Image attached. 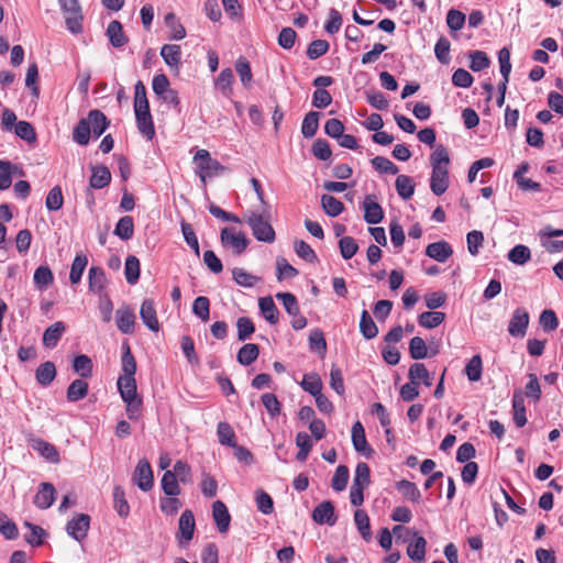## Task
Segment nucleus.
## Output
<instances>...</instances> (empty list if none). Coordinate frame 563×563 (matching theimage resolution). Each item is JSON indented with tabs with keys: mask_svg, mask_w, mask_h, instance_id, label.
Instances as JSON below:
<instances>
[{
	"mask_svg": "<svg viewBox=\"0 0 563 563\" xmlns=\"http://www.w3.org/2000/svg\"><path fill=\"white\" fill-rule=\"evenodd\" d=\"M122 374L118 378V389L123 401L140 399L134 375L136 373V361L131 352L129 343L122 344L121 357Z\"/></svg>",
	"mask_w": 563,
	"mask_h": 563,
	"instance_id": "nucleus-1",
	"label": "nucleus"
},
{
	"mask_svg": "<svg viewBox=\"0 0 563 563\" xmlns=\"http://www.w3.org/2000/svg\"><path fill=\"white\" fill-rule=\"evenodd\" d=\"M245 222L250 225L256 240L266 243L275 241V231L269 223V216L263 209L261 213L249 211L245 216Z\"/></svg>",
	"mask_w": 563,
	"mask_h": 563,
	"instance_id": "nucleus-2",
	"label": "nucleus"
},
{
	"mask_svg": "<svg viewBox=\"0 0 563 563\" xmlns=\"http://www.w3.org/2000/svg\"><path fill=\"white\" fill-rule=\"evenodd\" d=\"M65 18L66 29L73 34H80L84 30V14L78 0H57Z\"/></svg>",
	"mask_w": 563,
	"mask_h": 563,
	"instance_id": "nucleus-3",
	"label": "nucleus"
},
{
	"mask_svg": "<svg viewBox=\"0 0 563 563\" xmlns=\"http://www.w3.org/2000/svg\"><path fill=\"white\" fill-rule=\"evenodd\" d=\"M194 162L197 164L202 184H206L207 177L224 170V167L217 159L212 158L207 150H198L194 156Z\"/></svg>",
	"mask_w": 563,
	"mask_h": 563,
	"instance_id": "nucleus-4",
	"label": "nucleus"
},
{
	"mask_svg": "<svg viewBox=\"0 0 563 563\" xmlns=\"http://www.w3.org/2000/svg\"><path fill=\"white\" fill-rule=\"evenodd\" d=\"M220 238L223 246L231 247L238 255L242 254L249 245V240L245 234L243 232H236L232 228H223Z\"/></svg>",
	"mask_w": 563,
	"mask_h": 563,
	"instance_id": "nucleus-5",
	"label": "nucleus"
},
{
	"mask_svg": "<svg viewBox=\"0 0 563 563\" xmlns=\"http://www.w3.org/2000/svg\"><path fill=\"white\" fill-rule=\"evenodd\" d=\"M134 112L137 123V129L147 140H152L155 135L153 119L150 112V104L144 103L134 106Z\"/></svg>",
	"mask_w": 563,
	"mask_h": 563,
	"instance_id": "nucleus-6",
	"label": "nucleus"
},
{
	"mask_svg": "<svg viewBox=\"0 0 563 563\" xmlns=\"http://www.w3.org/2000/svg\"><path fill=\"white\" fill-rule=\"evenodd\" d=\"M530 317L526 309L517 308L509 321L508 332L510 335L516 338H523L526 335Z\"/></svg>",
	"mask_w": 563,
	"mask_h": 563,
	"instance_id": "nucleus-7",
	"label": "nucleus"
},
{
	"mask_svg": "<svg viewBox=\"0 0 563 563\" xmlns=\"http://www.w3.org/2000/svg\"><path fill=\"white\" fill-rule=\"evenodd\" d=\"M195 516L191 510H185L178 521V533L177 539L180 545L188 543L195 531Z\"/></svg>",
	"mask_w": 563,
	"mask_h": 563,
	"instance_id": "nucleus-8",
	"label": "nucleus"
},
{
	"mask_svg": "<svg viewBox=\"0 0 563 563\" xmlns=\"http://www.w3.org/2000/svg\"><path fill=\"white\" fill-rule=\"evenodd\" d=\"M90 526V517L86 514H79L68 521L66 530L67 533L77 541L86 538Z\"/></svg>",
	"mask_w": 563,
	"mask_h": 563,
	"instance_id": "nucleus-9",
	"label": "nucleus"
},
{
	"mask_svg": "<svg viewBox=\"0 0 563 563\" xmlns=\"http://www.w3.org/2000/svg\"><path fill=\"white\" fill-rule=\"evenodd\" d=\"M133 477L139 488L143 492H148L153 487V472L146 460L139 461Z\"/></svg>",
	"mask_w": 563,
	"mask_h": 563,
	"instance_id": "nucleus-10",
	"label": "nucleus"
},
{
	"mask_svg": "<svg viewBox=\"0 0 563 563\" xmlns=\"http://www.w3.org/2000/svg\"><path fill=\"white\" fill-rule=\"evenodd\" d=\"M448 167H432L430 188L435 196L443 195L449 188Z\"/></svg>",
	"mask_w": 563,
	"mask_h": 563,
	"instance_id": "nucleus-11",
	"label": "nucleus"
},
{
	"mask_svg": "<svg viewBox=\"0 0 563 563\" xmlns=\"http://www.w3.org/2000/svg\"><path fill=\"white\" fill-rule=\"evenodd\" d=\"M312 519L319 525L333 526L336 521L333 504L329 500L319 504L312 512Z\"/></svg>",
	"mask_w": 563,
	"mask_h": 563,
	"instance_id": "nucleus-12",
	"label": "nucleus"
},
{
	"mask_svg": "<svg viewBox=\"0 0 563 563\" xmlns=\"http://www.w3.org/2000/svg\"><path fill=\"white\" fill-rule=\"evenodd\" d=\"M212 517L220 533H225L229 530L231 516L225 504L217 500L212 505Z\"/></svg>",
	"mask_w": 563,
	"mask_h": 563,
	"instance_id": "nucleus-13",
	"label": "nucleus"
},
{
	"mask_svg": "<svg viewBox=\"0 0 563 563\" xmlns=\"http://www.w3.org/2000/svg\"><path fill=\"white\" fill-rule=\"evenodd\" d=\"M364 220L369 224H377L384 218L383 208L375 201L374 196H366L363 202Z\"/></svg>",
	"mask_w": 563,
	"mask_h": 563,
	"instance_id": "nucleus-14",
	"label": "nucleus"
},
{
	"mask_svg": "<svg viewBox=\"0 0 563 563\" xmlns=\"http://www.w3.org/2000/svg\"><path fill=\"white\" fill-rule=\"evenodd\" d=\"M352 443L356 452L362 453L366 457L372 455L373 450L367 444L365 431L360 421H356L352 427Z\"/></svg>",
	"mask_w": 563,
	"mask_h": 563,
	"instance_id": "nucleus-15",
	"label": "nucleus"
},
{
	"mask_svg": "<svg viewBox=\"0 0 563 563\" xmlns=\"http://www.w3.org/2000/svg\"><path fill=\"white\" fill-rule=\"evenodd\" d=\"M140 316L143 323L154 332L159 330V322L156 316V309L152 299H145L141 305Z\"/></svg>",
	"mask_w": 563,
	"mask_h": 563,
	"instance_id": "nucleus-16",
	"label": "nucleus"
},
{
	"mask_svg": "<svg viewBox=\"0 0 563 563\" xmlns=\"http://www.w3.org/2000/svg\"><path fill=\"white\" fill-rule=\"evenodd\" d=\"M452 254L453 250L445 241L430 243L426 247V255L440 263H444Z\"/></svg>",
	"mask_w": 563,
	"mask_h": 563,
	"instance_id": "nucleus-17",
	"label": "nucleus"
},
{
	"mask_svg": "<svg viewBox=\"0 0 563 563\" xmlns=\"http://www.w3.org/2000/svg\"><path fill=\"white\" fill-rule=\"evenodd\" d=\"M117 327L124 334H131L134 331L135 314L129 307L119 308L115 312Z\"/></svg>",
	"mask_w": 563,
	"mask_h": 563,
	"instance_id": "nucleus-18",
	"label": "nucleus"
},
{
	"mask_svg": "<svg viewBox=\"0 0 563 563\" xmlns=\"http://www.w3.org/2000/svg\"><path fill=\"white\" fill-rule=\"evenodd\" d=\"M409 380H412L413 384H423L427 387H430L433 383V377L430 372L427 369L426 365L422 363H413L408 372Z\"/></svg>",
	"mask_w": 563,
	"mask_h": 563,
	"instance_id": "nucleus-19",
	"label": "nucleus"
},
{
	"mask_svg": "<svg viewBox=\"0 0 563 563\" xmlns=\"http://www.w3.org/2000/svg\"><path fill=\"white\" fill-rule=\"evenodd\" d=\"M106 34L110 44L115 48L122 47L129 42V38L124 34L123 26L120 21H111L107 27Z\"/></svg>",
	"mask_w": 563,
	"mask_h": 563,
	"instance_id": "nucleus-20",
	"label": "nucleus"
},
{
	"mask_svg": "<svg viewBox=\"0 0 563 563\" xmlns=\"http://www.w3.org/2000/svg\"><path fill=\"white\" fill-rule=\"evenodd\" d=\"M86 120L89 121L90 132L99 137L108 129L110 122L100 110H91Z\"/></svg>",
	"mask_w": 563,
	"mask_h": 563,
	"instance_id": "nucleus-21",
	"label": "nucleus"
},
{
	"mask_svg": "<svg viewBox=\"0 0 563 563\" xmlns=\"http://www.w3.org/2000/svg\"><path fill=\"white\" fill-rule=\"evenodd\" d=\"M55 488L49 483H42L34 497V505L41 509H46L55 501Z\"/></svg>",
	"mask_w": 563,
	"mask_h": 563,
	"instance_id": "nucleus-22",
	"label": "nucleus"
},
{
	"mask_svg": "<svg viewBox=\"0 0 563 563\" xmlns=\"http://www.w3.org/2000/svg\"><path fill=\"white\" fill-rule=\"evenodd\" d=\"M15 170H19V176H24L20 166L8 161H0V190H5L11 186Z\"/></svg>",
	"mask_w": 563,
	"mask_h": 563,
	"instance_id": "nucleus-23",
	"label": "nucleus"
},
{
	"mask_svg": "<svg viewBox=\"0 0 563 563\" xmlns=\"http://www.w3.org/2000/svg\"><path fill=\"white\" fill-rule=\"evenodd\" d=\"M92 175L89 180V185L93 189H102L107 187L111 181V173L104 165L91 166Z\"/></svg>",
	"mask_w": 563,
	"mask_h": 563,
	"instance_id": "nucleus-24",
	"label": "nucleus"
},
{
	"mask_svg": "<svg viewBox=\"0 0 563 563\" xmlns=\"http://www.w3.org/2000/svg\"><path fill=\"white\" fill-rule=\"evenodd\" d=\"M66 327L62 321H56L52 325H49L43 333V344L44 346L52 349L55 347L60 340L63 333L65 332Z\"/></svg>",
	"mask_w": 563,
	"mask_h": 563,
	"instance_id": "nucleus-25",
	"label": "nucleus"
},
{
	"mask_svg": "<svg viewBox=\"0 0 563 563\" xmlns=\"http://www.w3.org/2000/svg\"><path fill=\"white\" fill-rule=\"evenodd\" d=\"M161 56L170 68L178 69L181 58L180 46L175 44H165L161 48Z\"/></svg>",
	"mask_w": 563,
	"mask_h": 563,
	"instance_id": "nucleus-26",
	"label": "nucleus"
},
{
	"mask_svg": "<svg viewBox=\"0 0 563 563\" xmlns=\"http://www.w3.org/2000/svg\"><path fill=\"white\" fill-rule=\"evenodd\" d=\"M56 377L55 364L51 361L42 363L35 371L36 382L42 386H48Z\"/></svg>",
	"mask_w": 563,
	"mask_h": 563,
	"instance_id": "nucleus-27",
	"label": "nucleus"
},
{
	"mask_svg": "<svg viewBox=\"0 0 563 563\" xmlns=\"http://www.w3.org/2000/svg\"><path fill=\"white\" fill-rule=\"evenodd\" d=\"M89 290L99 294L101 292L107 283L104 271L101 267L92 266L88 274Z\"/></svg>",
	"mask_w": 563,
	"mask_h": 563,
	"instance_id": "nucleus-28",
	"label": "nucleus"
},
{
	"mask_svg": "<svg viewBox=\"0 0 563 563\" xmlns=\"http://www.w3.org/2000/svg\"><path fill=\"white\" fill-rule=\"evenodd\" d=\"M88 383L84 379H75L70 383V385L67 388V400L70 402L78 401L80 399H84L88 395Z\"/></svg>",
	"mask_w": 563,
	"mask_h": 563,
	"instance_id": "nucleus-29",
	"label": "nucleus"
},
{
	"mask_svg": "<svg viewBox=\"0 0 563 563\" xmlns=\"http://www.w3.org/2000/svg\"><path fill=\"white\" fill-rule=\"evenodd\" d=\"M416 539L407 548V555L416 562H423L426 558L427 541L423 537L413 533Z\"/></svg>",
	"mask_w": 563,
	"mask_h": 563,
	"instance_id": "nucleus-30",
	"label": "nucleus"
},
{
	"mask_svg": "<svg viewBox=\"0 0 563 563\" xmlns=\"http://www.w3.org/2000/svg\"><path fill=\"white\" fill-rule=\"evenodd\" d=\"M258 307L263 317L271 323L278 322V310L272 297H263L258 299Z\"/></svg>",
	"mask_w": 563,
	"mask_h": 563,
	"instance_id": "nucleus-31",
	"label": "nucleus"
},
{
	"mask_svg": "<svg viewBox=\"0 0 563 563\" xmlns=\"http://www.w3.org/2000/svg\"><path fill=\"white\" fill-rule=\"evenodd\" d=\"M113 508L121 518H126L130 514V506L125 498V492L121 486L113 488Z\"/></svg>",
	"mask_w": 563,
	"mask_h": 563,
	"instance_id": "nucleus-32",
	"label": "nucleus"
},
{
	"mask_svg": "<svg viewBox=\"0 0 563 563\" xmlns=\"http://www.w3.org/2000/svg\"><path fill=\"white\" fill-rule=\"evenodd\" d=\"M260 355V349L257 344L246 343L238 352L236 358L241 365H251Z\"/></svg>",
	"mask_w": 563,
	"mask_h": 563,
	"instance_id": "nucleus-33",
	"label": "nucleus"
},
{
	"mask_svg": "<svg viewBox=\"0 0 563 563\" xmlns=\"http://www.w3.org/2000/svg\"><path fill=\"white\" fill-rule=\"evenodd\" d=\"M445 320V313L441 311H427L418 317V322L426 329H434Z\"/></svg>",
	"mask_w": 563,
	"mask_h": 563,
	"instance_id": "nucleus-34",
	"label": "nucleus"
},
{
	"mask_svg": "<svg viewBox=\"0 0 563 563\" xmlns=\"http://www.w3.org/2000/svg\"><path fill=\"white\" fill-rule=\"evenodd\" d=\"M164 22L170 32V40L179 41L186 36V30L184 25L176 19L173 12L165 15Z\"/></svg>",
	"mask_w": 563,
	"mask_h": 563,
	"instance_id": "nucleus-35",
	"label": "nucleus"
},
{
	"mask_svg": "<svg viewBox=\"0 0 563 563\" xmlns=\"http://www.w3.org/2000/svg\"><path fill=\"white\" fill-rule=\"evenodd\" d=\"M74 371L82 378L92 376V361L89 356L81 354L77 355L73 361Z\"/></svg>",
	"mask_w": 563,
	"mask_h": 563,
	"instance_id": "nucleus-36",
	"label": "nucleus"
},
{
	"mask_svg": "<svg viewBox=\"0 0 563 563\" xmlns=\"http://www.w3.org/2000/svg\"><path fill=\"white\" fill-rule=\"evenodd\" d=\"M360 331L366 340L374 339L378 334V328L367 310H363L361 313Z\"/></svg>",
	"mask_w": 563,
	"mask_h": 563,
	"instance_id": "nucleus-37",
	"label": "nucleus"
},
{
	"mask_svg": "<svg viewBox=\"0 0 563 563\" xmlns=\"http://www.w3.org/2000/svg\"><path fill=\"white\" fill-rule=\"evenodd\" d=\"M354 522L357 527L358 532L365 541H369L372 538L369 518L365 510L357 509L354 512Z\"/></svg>",
	"mask_w": 563,
	"mask_h": 563,
	"instance_id": "nucleus-38",
	"label": "nucleus"
},
{
	"mask_svg": "<svg viewBox=\"0 0 563 563\" xmlns=\"http://www.w3.org/2000/svg\"><path fill=\"white\" fill-rule=\"evenodd\" d=\"M319 112L310 111L303 118L301 133L305 137L310 139L316 135L319 128Z\"/></svg>",
	"mask_w": 563,
	"mask_h": 563,
	"instance_id": "nucleus-39",
	"label": "nucleus"
},
{
	"mask_svg": "<svg viewBox=\"0 0 563 563\" xmlns=\"http://www.w3.org/2000/svg\"><path fill=\"white\" fill-rule=\"evenodd\" d=\"M88 264V258L85 254H77L73 261L69 274V280L73 285L80 282L82 273Z\"/></svg>",
	"mask_w": 563,
	"mask_h": 563,
	"instance_id": "nucleus-40",
	"label": "nucleus"
},
{
	"mask_svg": "<svg viewBox=\"0 0 563 563\" xmlns=\"http://www.w3.org/2000/svg\"><path fill=\"white\" fill-rule=\"evenodd\" d=\"M113 233L124 241L130 240L134 233L133 219L130 216L120 218Z\"/></svg>",
	"mask_w": 563,
	"mask_h": 563,
	"instance_id": "nucleus-41",
	"label": "nucleus"
},
{
	"mask_svg": "<svg viewBox=\"0 0 563 563\" xmlns=\"http://www.w3.org/2000/svg\"><path fill=\"white\" fill-rule=\"evenodd\" d=\"M321 206L329 217H338L344 209V205L331 195H323L321 197Z\"/></svg>",
	"mask_w": 563,
	"mask_h": 563,
	"instance_id": "nucleus-42",
	"label": "nucleus"
},
{
	"mask_svg": "<svg viewBox=\"0 0 563 563\" xmlns=\"http://www.w3.org/2000/svg\"><path fill=\"white\" fill-rule=\"evenodd\" d=\"M33 448L47 461L52 463L59 462V454L53 444L40 439L34 441Z\"/></svg>",
	"mask_w": 563,
	"mask_h": 563,
	"instance_id": "nucleus-43",
	"label": "nucleus"
},
{
	"mask_svg": "<svg viewBox=\"0 0 563 563\" xmlns=\"http://www.w3.org/2000/svg\"><path fill=\"white\" fill-rule=\"evenodd\" d=\"M508 260L516 265H525L531 258L530 249L526 245L518 244L508 253Z\"/></svg>",
	"mask_w": 563,
	"mask_h": 563,
	"instance_id": "nucleus-44",
	"label": "nucleus"
},
{
	"mask_svg": "<svg viewBox=\"0 0 563 563\" xmlns=\"http://www.w3.org/2000/svg\"><path fill=\"white\" fill-rule=\"evenodd\" d=\"M89 121L86 118L81 119L73 131V140L79 145H87L90 140Z\"/></svg>",
	"mask_w": 563,
	"mask_h": 563,
	"instance_id": "nucleus-45",
	"label": "nucleus"
},
{
	"mask_svg": "<svg viewBox=\"0 0 563 563\" xmlns=\"http://www.w3.org/2000/svg\"><path fill=\"white\" fill-rule=\"evenodd\" d=\"M217 434L222 445L235 448V433L228 422H219L217 426Z\"/></svg>",
	"mask_w": 563,
	"mask_h": 563,
	"instance_id": "nucleus-46",
	"label": "nucleus"
},
{
	"mask_svg": "<svg viewBox=\"0 0 563 563\" xmlns=\"http://www.w3.org/2000/svg\"><path fill=\"white\" fill-rule=\"evenodd\" d=\"M124 273L126 282L130 285L137 283L140 278V261L136 256L130 255L126 257Z\"/></svg>",
	"mask_w": 563,
	"mask_h": 563,
	"instance_id": "nucleus-47",
	"label": "nucleus"
},
{
	"mask_svg": "<svg viewBox=\"0 0 563 563\" xmlns=\"http://www.w3.org/2000/svg\"><path fill=\"white\" fill-rule=\"evenodd\" d=\"M161 484L162 489L167 496H178L180 494V487L174 472L166 471L162 477Z\"/></svg>",
	"mask_w": 563,
	"mask_h": 563,
	"instance_id": "nucleus-48",
	"label": "nucleus"
},
{
	"mask_svg": "<svg viewBox=\"0 0 563 563\" xmlns=\"http://www.w3.org/2000/svg\"><path fill=\"white\" fill-rule=\"evenodd\" d=\"M395 185H396L397 194L402 199L407 200V199L411 198V196L415 192L413 180L407 175H399L396 179Z\"/></svg>",
	"mask_w": 563,
	"mask_h": 563,
	"instance_id": "nucleus-49",
	"label": "nucleus"
},
{
	"mask_svg": "<svg viewBox=\"0 0 563 563\" xmlns=\"http://www.w3.org/2000/svg\"><path fill=\"white\" fill-rule=\"evenodd\" d=\"M371 484V471L369 466L365 462H360L355 468V475L353 478V486L366 488Z\"/></svg>",
	"mask_w": 563,
	"mask_h": 563,
	"instance_id": "nucleus-50",
	"label": "nucleus"
},
{
	"mask_svg": "<svg viewBox=\"0 0 563 563\" xmlns=\"http://www.w3.org/2000/svg\"><path fill=\"white\" fill-rule=\"evenodd\" d=\"M396 487L408 500L413 503L420 500L421 494L415 483L402 479L396 484Z\"/></svg>",
	"mask_w": 563,
	"mask_h": 563,
	"instance_id": "nucleus-51",
	"label": "nucleus"
},
{
	"mask_svg": "<svg viewBox=\"0 0 563 563\" xmlns=\"http://www.w3.org/2000/svg\"><path fill=\"white\" fill-rule=\"evenodd\" d=\"M235 70L240 77L242 85L245 88H249L251 86L253 75H252L250 63L246 60V58L239 57L236 59Z\"/></svg>",
	"mask_w": 563,
	"mask_h": 563,
	"instance_id": "nucleus-52",
	"label": "nucleus"
},
{
	"mask_svg": "<svg viewBox=\"0 0 563 563\" xmlns=\"http://www.w3.org/2000/svg\"><path fill=\"white\" fill-rule=\"evenodd\" d=\"M33 280L37 288L45 289L53 283L54 276L48 266H40L34 272Z\"/></svg>",
	"mask_w": 563,
	"mask_h": 563,
	"instance_id": "nucleus-53",
	"label": "nucleus"
},
{
	"mask_svg": "<svg viewBox=\"0 0 563 563\" xmlns=\"http://www.w3.org/2000/svg\"><path fill=\"white\" fill-rule=\"evenodd\" d=\"M349 468L345 465H339L331 481V486L335 492H342L346 488L349 482Z\"/></svg>",
	"mask_w": 563,
	"mask_h": 563,
	"instance_id": "nucleus-54",
	"label": "nucleus"
},
{
	"mask_svg": "<svg viewBox=\"0 0 563 563\" xmlns=\"http://www.w3.org/2000/svg\"><path fill=\"white\" fill-rule=\"evenodd\" d=\"M296 444L299 448L297 453V460L300 462H305L309 455V452L312 448V441L310 437L306 432H299L296 435Z\"/></svg>",
	"mask_w": 563,
	"mask_h": 563,
	"instance_id": "nucleus-55",
	"label": "nucleus"
},
{
	"mask_svg": "<svg viewBox=\"0 0 563 563\" xmlns=\"http://www.w3.org/2000/svg\"><path fill=\"white\" fill-rule=\"evenodd\" d=\"M24 526L30 529V533L24 536L25 541L32 547H38L43 543V539L46 536V532L40 526L30 523L27 521L24 522Z\"/></svg>",
	"mask_w": 563,
	"mask_h": 563,
	"instance_id": "nucleus-56",
	"label": "nucleus"
},
{
	"mask_svg": "<svg viewBox=\"0 0 563 563\" xmlns=\"http://www.w3.org/2000/svg\"><path fill=\"white\" fill-rule=\"evenodd\" d=\"M232 274H233V279L235 280V283L238 285L246 287V288L254 287L256 285V283L260 280V278L257 276L252 275V274L247 273L245 269L239 268V267H235L232 271Z\"/></svg>",
	"mask_w": 563,
	"mask_h": 563,
	"instance_id": "nucleus-57",
	"label": "nucleus"
},
{
	"mask_svg": "<svg viewBox=\"0 0 563 563\" xmlns=\"http://www.w3.org/2000/svg\"><path fill=\"white\" fill-rule=\"evenodd\" d=\"M192 312L200 318L203 322H207L210 318V301L205 296H199L194 300Z\"/></svg>",
	"mask_w": 563,
	"mask_h": 563,
	"instance_id": "nucleus-58",
	"label": "nucleus"
},
{
	"mask_svg": "<svg viewBox=\"0 0 563 563\" xmlns=\"http://www.w3.org/2000/svg\"><path fill=\"white\" fill-rule=\"evenodd\" d=\"M409 353L413 360H422L428 356V347L424 340L420 336H413L409 342Z\"/></svg>",
	"mask_w": 563,
	"mask_h": 563,
	"instance_id": "nucleus-59",
	"label": "nucleus"
},
{
	"mask_svg": "<svg viewBox=\"0 0 563 563\" xmlns=\"http://www.w3.org/2000/svg\"><path fill=\"white\" fill-rule=\"evenodd\" d=\"M483 363L479 355H474L465 366V373L471 382L482 378Z\"/></svg>",
	"mask_w": 563,
	"mask_h": 563,
	"instance_id": "nucleus-60",
	"label": "nucleus"
},
{
	"mask_svg": "<svg viewBox=\"0 0 563 563\" xmlns=\"http://www.w3.org/2000/svg\"><path fill=\"white\" fill-rule=\"evenodd\" d=\"M301 387L314 397L321 393L322 382L318 374H306L301 382Z\"/></svg>",
	"mask_w": 563,
	"mask_h": 563,
	"instance_id": "nucleus-61",
	"label": "nucleus"
},
{
	"mask_svg": "<svg viewBox=\"0 0 563 563\" xmlns=\"http://www.w3.org/2000/svg\"><path fill=\"white\" fill-rule=\"evenodd\" d=\"M431 167H448L450 164L449 152L445 146L437 145L430 156Z\"/></svg>",
	"mask_w": 563,
	"mask_h": 563,
	"instance_id": "nucleus-62",
	"label": "nucleus"
},
{
	"mask_svg": "<svg viewBox=\"0 0 563 563\" xmlns=\"http://www.w3.org/2000/svg\"><path fill=\"white\" fill-rule=\"evenodd\" d=\"M64 203V197L62 194V189L58 186L53 187L45 200V206L49 211H57L63 207Z\"/></svg>",
	"mask_w": 563,
	"mask_h": 563,
	"instance_id": "nucleus-63",
	"label": "nucleus"
},
{
	"mask_svg": "<svg viewBox=\"0 0 563 563\" xmlns=\"http://www.w3.org/2000/svg\"><path fill=\"white\" fill-rule=\"evenodd\" d=\"M236 329L239 341H246L255 331L253 321L247 317H240L236 320Z\"/></svg>",
	"mask_w": 563,
	"mask_h": 563,
	"instance_id": "nucleus-64",
	"label": "nucleus"
}]
</instances>
